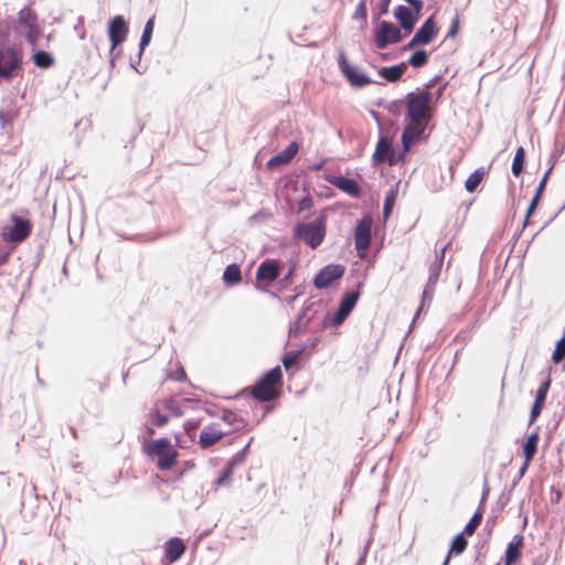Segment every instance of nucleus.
Instances as JSON below:
<instances>
[{"label": "nucleus", "instance_id": "obj_15", "mask_svg": "<svg viewBox=\"0 0 565 565\" xmlns=\"http://www.w3.org/2000/svg\"><path fill=\"white\" fill-rule=\"evenodd\" d=\"M345 271L340 264L324 266L315 277L313 285L318 289L329 288L335 280L340 279Z\"/></svg>", "mask_w": 565, "mask_h": 565}, {"label": "nucleus", "instance_id": "obj_29", "mask_svg": "<svg viewBox=\"0 0 565 565\" xmlns=\"http://www.w3.org/2000/svg\"><path fill=\"white\" fill-rule=\"evenodd\" d=\"M539 433H532L522 445V452L526 461H532L537 452Z\"/></svg>", "mask_w": 565, "mask_h": 565}, {"label": "nucleus", "instance_id": "obj_38", "mask_svg": "<svg viewBox=\"0 0 565 565\" xmlns=\"http://www.w3.org/2000/svg\"><path fill=\"white\" fill-rule=\"evenodd\" d=\"M153 25H154L153 19H150L145 25V29H143V32L141 35V40H140L141 51L149 44V42L151 40L152 32H153Z\"/></svg>", "mask_w": 565, "mask_h": 565}, {"label": "nucleus", "instance_id": "obj_35", "mask_svg": "<svg viewBox=\"0 0 565 565\" xmlns=\"http://www.w3.org/2000/svg\"><path fill=\"white\" fill-rule=\"evenodd\" d=\"M33 62L38 67L47 68L53 65L52 55L45 51H39L33 55Z\"/></svg>", "mask_w": 565, "mask_h": 565}, {"label": "nucleus", "instance_id": "obj_47", "mask_svg": "<svg viewBox=\"0 0 565 565\" xmlns=\"http://www.w3.org/2000/svg\"><path fill=\"white\" fill-rule=\"evenodd\" d=\"M447 246H444L440 250V258L444 257Z\"/></svg>", "mask_w": 565, "mask_h": 565}, {"label": "nucleus", "instance_id": "obj_45", "mask_svg": "<svg viewBox=\"0 0 565 565\" xmlns=\"http://www.w3.org/2000/svg\"><path fill=\"white\" fill-rule=\"evenodd\" d=\"M390 4V0H383L381 13H386Z\"/></svg>", "mask_w": 565, "mask_h": 565}, {"label": "nucleus", "instance_id": "obj_30", "mask_svg": "<svg viewBox=\"0 0 565 565\" xmlns=\"http://www.w3.org/2000/svg\"><path fill=\"white\" fill-rule=\"evenodd\" d=\"M486 174L487 171L484 170V168H479L475 172H472L465 182V188L467 192L473 193L484 179Z\"/></svg>", "mask_w": 565, "mask_h": 565}, {"label": "nucleus", "instance_id": "obj_10", "mask_svg": "<svg viewBox=\"0 0 565 565\" xmlns=\"http://www.w3.org/2000/svg\"><path fill=\"white\" fill-rule=\"evenodd\" d=\"M438 31L439 29L436 21V14L434 13L417 30L405 49L413 50L417 46L429 44L437 36Z\"/></svg>", "mask_w": 565, "mask_h": 565}, {"label": "nucleus", "instance_id": "obj_13", "mask_svg": "<svg viewBox=\"0 0 565 565\" xmlns=\"http://www.w3.org/2000/svg\"><path fill=\"white\" fill-rule=\"evenodd\" d=\"M18 24L25 33L29 43L35 44L40 38V25L36 14L29 8H24L19 12Z\"/></svg>", "mask_w": 565, "mask_h": 565}, {"label": "nucleus", "instance_id": "obj_9", "mask_svg": "<svg viewBox=\"0 0 565 565\" xmlns=\"http://www.w3.org/2000/svg\"><path fill=\"white\" fill-rule=\"evenodd\" d=\"M373 218L365 214L356 224L354 230V245L356 254L361 259L366 258L372 241Z\"/></svg>", "mask_w": 565, "mask_h": 565}, {"label": "nucleus", "instance_id": "obj_8", "mask_svg": "<svg viewBox=\"0 0 565 565\" xmlns=\"http://www.w3.org/2000/svg\"><path fill=\"white\" fill-rule=\"evenodd\" d=\"M411 7L398 6L394 11V17L398 21L401 28L407 33L414 30L415 24L420 18L424 7L423 0H405Z\"/></svg>", "mask_w": 565, "mask_h": 565}, {"label": "nucleus", "instance_id": "obj_36", "mask_svg": "<svg viewBox=\"0 0 565 565\" xmlns=\"http://www.w3.org/2000/svg\"><path fill=\"white\" fill-rule=\"evenodd\" d=\"M428 58L429 55L425 50H418L409 57L408 63L413 67H422L427 64Z\"/></svg>", "mask_w": 565, "mask_h": 565}, {"label": "nucleus", "instance_id": "obj_32", "mask_svg": "<svg viewBox=\"0 0 565 565\" xmlns=\"http://www.w3.org/2000/svg\"><path fill=\"white\" fill-rule=\"evenodd\" d=\"M525 162V150L523 147H519L515 151L511 171L514 177H519L523 172Z\"/></svg>", "mask_w": 565, "mask_h": 565}, {"label": "nucleus", "instance_id": "obj_4", "mask_svg": "<svg viewBox=\"0 0 565 565\" xmlns=\"http://www.w3.org/2000/svg\"><path fill=\"white\" fill-rule=\"evenodd\" d=\"M23 52L12 45L0 46V82H11L22 75Z\"/></svg>", "mask_w": 565, "mask_h": 565}, {"label": "nucleus", "instance_id": "obj_6", "mask_svg": "<svg viewBox=\"0 0 565 565\" xmlns=\"http://www.w3.org/2000/svg\"><path fill=\"white\" fill-rule=\"evenodd\" d=\"M406 99V118L430 120V92L409 93Z\"/></svg>", "mask_w": 565, "mask_h": 565}, {"label": "nucleus", "instance_id": "obj_31", "mask_svg": "<svg viewBox=\"0 0 565 565\" xmlns=\"http://www.w3.org/2000/svg\"><path fill=\"white\" fill-rule=\"evenodd\" d=\"M223 279L226 285H236L242 280L241 268L236 264L228 265L223 274Z\"/></svg>", "mask_w": 565, "mask_h": 565}, {"label": "nucleus", "instance_id": "obj_50", "mask_svg": "<svg viewBox=\"0 0 565 565\" xmlns=\"http://www.w3.org/2000/svg\"><path fill=\"white\" fill-rule=\"evenodd\" d=\"M487 494H488V491H484L483 497H482V502L484 501Z\"/></svg>", "mask_w": 565, "mask_h": 565}, {"label": "nucleus", "instance_id": "obj_24", "mask_svg": "<svg viewBox=\"0 0 565 565\" xmlns=\"http://www.w3.org/2000/svg\"><path fill=\"white\" fill-rule=\"evenodd\" d=\"M185 552V545L180 537H172L164 544L166 558L169 563L178 561Z\"/></svg>", "mask_w": 565, "mask_h": 565}, {"label": "nucleus", "instance_id": "obj_11", "mask_svg": "<svg viewBox=\"0 0 565 565\" xmlns=\"http://www.w3.org/2000/svg\"><path fill=\"white\" fill-rule=\"evenodd\" d=\"M338 64L341 73L353 87H364L372 82V79L362 73L356 66L350 64L344 53H341L338 58Z\"/></svg>", "mask_w": 565, "mask_h": 565}, {"label": "nucleus", "instance_id": "obj_26", "mask_svg": "<svg viewBox=\"0 0 565 565\" xmlns=\"http://www.w3.org/2000/svg\"><path fill=\"white\" fill-rule=\"evenodd\" d=\"M552 171V168H550L543 175V178L541 179L540 183H539V186L535 191V194L530 203V206L526 211V215H525V221H524V226L527 224L530 217L533 215V213L535 212L537 205L540 204V201L542 199V195H543V192L545 190V186H546V183H547V180H548V177H550V173Z\"/></svg>", "mask_w": 565, "mask_h": 565}, {"label": "nucleus", "instance_id": "obj_51", "mask_svg": "<svg viewBox=\"0 0 565 565\" xmlns=\"http://www.w3.org/2000/svg\"><path fill=\"white\" fill-rule=\"evenodd\" d=\"M185 377H186L185 373L182 372V377L181 379H185Z\"/></svg>", "mask_w": 565, "mask_h": 565}, {"label": "nucleus", "instance_id": "obj_21", "mask_svg": "<svg viewBox=\"0 0 565 565\" xmlns=\"http://www.w3.org/2000/svg\"><path fill=\"white\" fill-rule=\"evenodd\" d=\"M524 547V537L521 534H516L512 537L511 542L508 544L503 565H514L520 561L522 556V551Z\"/></svg>", "mask_w": 565, "mask_h": 565}, {"label": "nucleus", "instance_id": "obj_33", "mask_svg": "<svg viewBox=\"0 0 565 565\" xmlns=\"http://www.w3.org/2000/svg\"><path fill=\"white\" fill-rule=\"evenodd\" d=\"M483 516V510L481 507L478 508L476 513L472 515L470 521L466 524L462 533H465L467 536H471L475 534L479 525L481 524Z\"/></svg>", "mask_w": 565, "mask_h": 565}, {"label": "nucleus", "instance_id": "obj_19", "mask_svg": "<svg viewBox=\"0 0 565 565\" xmlns=\"http://www.w3.org/2000/svg\"><path fill=\"white\" fill-rule=\"evenodd\" d=\"M551 384H552V380H551V377H547L539 386V388L536 391V395H535V401L532 405L531 413H530V420H529L530 425H532L537 419V417L541 415V413L545 406V402H546V397H547V393L550 391Z\"/></svg>", "mask_w": 565, "mask_h": 565}, {"label": "nucleus", "instance_id": "obj_34", "mask_svg": "<svg viewBox=\"0 0 565 565\" xmlns=\"http://www.w3.org/2000/svg\"><path fill=\"white\" fill-rule=\"evenodd\" d=\"M398 189L397 185L395 188H392L385 196L384 201V207H383V216L385 220L388 218L391 215V212L395 205L396 199H397Z\"/></svg>", "mask_w": 565, "mask_h": 565}, {"label": "nucleus", "instance_id": "obj_22", "mask_svg": "<svg viewBox=\"0 0 565 565\" xmlns=\"http://www.w3.org/2000/svg\"><path fill=\"white\" fill-rule=\"evenodd\" d=\"M359 296L360 295L358 291H350L344 295L334 316V323L341 324L347 319V317L355 307L359 300Z\"/></svg>", "mask_w": 565, "mask_h": 565}, {"label": "nucleus", "instance_id": "obj_39", "mask_svg": "<svg viewBox=\"0 0 565 565\" xmlns=\"http://www.w3.org/2000/svg\"><path fill=\"white\" fill-rule=\"evenodd\" d=\"M150 416L152 417V425L157 427H162L169 422V416L160 413L158 404L156 405V408L151 411Z\"/></svg>", "mask_w": 565, "mask_h": 565}, {"label": "nucleus", "instance_id": "obj_37", "mask_svg": "<svg viewBox=\"0 0 565 565\" xmlns=\"http://www.w3.org/2000/svg\"><path fill=\"white\" fill-rule=\"evenodd\" d=\"M232 475H233V465L232 463H228L221 472V475L215 479L214 481V488L215 490L220 487H222L223 484H225L226 482L230 481V479L232 478Z\"/></svg>", "mask_w": 565, "mask_h": 565}, {"label": "nucleus", "instance_id": "obj_23", "mask_svg": "<svg viewBox=\"0 0 565 565\" xmlns=\"http://www.w3.org/2000/svg\"><path fill=\"white\" fill-rule=\"evenodd\" d=\"M299 151V146L296 141H292L288 145V147L281 151L280 153L276 154V156H273L268 161H267V167L269 169H274V168H277V167H280V166H285V164H288L292 158L298 153Z\"/></svg>", "mask_w": 565, "mask_h": 565}, {"label": "nucleus", "instance_id": "obj_41", "mask_svg": "<svg viewBox=\"0 0 565 565\" xmlns=\"http://www.w3.org/2000/svg\"><path fill=\"white\" fill-rule=\"evenodd\" d=\"M201 426L200 419L185 420L183 427L188 436L193 439L195 437L196 429Z\"/></svg>", "mask_w": 565, "mask_h": 565}, {"label": "nucleus", "instance_id": "obj_27", "mask_svg": "<svg viewBox=\"0 0 565 565\" xmlns=\"http://www.w3.org/2000/svg\"><path fill=\"white\" fill-rule=\"evenodd\" d=\"M406 63H399L397 65L381 67L379 74L390 83H395L402 78L406 72Z\"/></svg>", "mask_w": 565, "mask_h": 565}, {"label": "nucleus", "instance_id": "obj_18", "mask_svg": "<svg viewBox=\"0 0 565 565\" xmlns=\"http://www.w3.org/2000/svg\"><path fill=\"white\" fill-rule=\"evenodd\" d=\"M199 399L192 398H182L180 401H175L172 398L164 399L161 402L163 408L169 412L170 415L175 417L183 416L188 411L195 408L196 405H200Z\"/></svg>", "mask_w": 565, "mask_h": 565}, {"label": "nucleus", "instance_id": "obj_49", "mask_svg": "<svg viewBox=\"0 0 565 565\" xmlns=\"http://www.w3.org/2000/svg\"><path fill=\"white\" fill-rule=\"evenodd\" d=\"M148 434H149V435H153V434H154V430H153L152 428H149V429H148Z\"/></svg>", "mask_w": 565, "mask_h": 565}, {"label": "nucleus", "instance_id": "obj_43", "mask_svg": "<svg viewBox=\"0 0 565 565\" xmlns=\"http://www.w3.org/2000/svg\"><path fill=\"white\" fill-rule=\"evenodd\" d=\"M366 18H367L366 1L361 0L355 8V11L353 13V19H360V20L366 21Z\"/></svg>", "mask_w": 565, "mask_h": 565}, {"label": "nucleus", "instance_id": "obj_42", "mask_svg": "<svg viewBox=\"0 0 565 565\" xmlns=\"http://www.w3.org/2000/svg\"><path fill=\"white\" fill-rule=\"evenodd\" d=\"M459 29H460V14L459 12L457 11L452 21H451V25L449 28V31L447 33V38L449 39H455L458 33H459Z\"/></svg>", "mask_w": 565, "mask_h": 565}, {"label": "nucleus", "instance_id": "obj_20", "mask_svg": "<svg viewBox=\"0 0 565 565\" xmlns=\"http://www.w3.org/2000/svg\"><path fill=\"white\" fill-rule=\"evenodd\" d=\"M373 161L376 163H395V152L392 142L386 137H381L373 153Z\"/></svg>", "mask_w": 565, "mask_h": 565}, {"label": "nucleus", "instance_id": "obj_2", "mask_svg": "<svg viewBox=\"0 0 565 565\" xmlns=\"http://www.w3.org/2000/svg\"><path fill=\"white\" fill-rule=\"evenodd\" d=\"M282 372L276 366L266 372L253 386L247 388L250 395L259 402H270L279 397L282 387Z\"/></svg>", "mask_w": 565, "mask_h": 565}, {"label": "nucleus", "instance_id": "obj_25", "mask_svg": "<svg viewBox=\"0 0 565 565\" xmlns=\"http://www.w3.org/2000/svg\"><path fill=\"white\" fill-rule=\"evenodd\" d=\"M329 181L332 185L353 198H358L360 195V188L352 179L345 177H332Z\"/></svg>", "mask_w": 565, "mask_h": 565}, {"label": "nucleus", "instance_id": "obj_3", "mask_svg": "<svg viewBox=\"0 0 565 565\" xmlns=\"http://www.w3.org/2000/svg\"><path fill=\"white\" fill-rule=\"evenodd\" d=\"M143 452L149 457H157V468L161 471L171 470L179 457L178 450L172 446L170 439L159 438L143 445Z\"/></svg>", "mask_w": 565, "mask_h": 565}, {"label": "nucleus", "instance_id": "obj_48", "mask_svg": "<svg viewBox=\"0 0 565 565\" xmlns=\"http://www.w3.org/2000/svg\"><path fill=\"white\" fill-rule=\"evenodd\" d=\"M205 412H206V414H209L210 416H213V415H214V413H213L211 409H207V408H206V409H205Z\"/></svg>", "mask_w": 565, "mask_h": 565}, {"label": "nucleus", "instance_id": "obj_12", "mask_svg": "<svg viewBox=\"0 0 565 565\" xmlns=\"http://www.w3.org/2000/svg\"><path fill=\"white\" fill-rule=\"evenodd\" d=\"M407 124L403 130L402 143L405 151L409 149L420 139L425 132L429 120L406 118Z\"/></svg>", "mask_w": 565, "mask_h": 565}, {"label": "nucleus", "instance_id": "obj_17", "mask_svg": "<svg viewBox=\"0 0 565 565\" xmlns=\"http://www.w3.org/2000/svg\"><path fill=\"white\" fill-rule=\"evenodd\" d=\"M280 274L279 265L276 260H265L263 262L256 273V281L257 288H263L262 284H271L274 282Z\"/></svg>", "mask_w": 565, "mask_h": 565}, {"label": "nucleus", "instance_id": "obj_46", "mask_svg": "<svg viewBox=\"0 0 565 565\" xmlns=\"http://www.w3.org/2000/svg\"><path fill=\"white\" fill-rule=\"evenodd\" d=\"M530 462H531V461H526V459H524V463H523L522 468L520 469V473H521V475H523V473L526 471V469H527V467H529Z\"/></svg>", "mask_w": 565, "mask_h": 565}, {"label": "nucleus", "instance_id": "obj_44", "mask_svg": "<svg viewBox=\"0 0 565 565\" xmlns=\"http://www.w3.org/2000/svg\"><path fill=\"white\" fill-rule=\"evenodd\" d=\"M297 359H298V354H287L282 359V364L286 369H289L296 363Z\"/></svg>", "mask_w": 565, "mask_h": 565}, {"label": "nucleus", "instance_id": "obj_28", "mask_svg": "<svg viewBox=\"0 0 565 565\" xmlns=\"http://www.w3.org/2000/svg\"><path fill=\"white\" fill-rule=\"evenodd\" d=\"M466 536L467 535L465 533H459L452 539L451 544H450V550H449L448 555L443 565L449 564V559L452 554L460 555L466 551V548L468 546Z\"/></svg>", "mask_w": 565, "mask_h": 565}, {"label": "nucleus", "instance_id": "obj_1", "mask_svg": "<svg viewBox=\"0 0 565 565\" xmlns=\"http://www.w3.org/2000/svg\"><path fill=\"white\" fill-rule=\"evenodd\" d=\"M245 425V420L237 413L223 408L216 420L203 427L198 444L202 449H209L224 437L243 429Z\"/></svg>", "mask_w": 565, "mask_h": 565}, {"label": "nucleus", "instance_id": "obj_7", "mask_svg": "<svg viewBox=\"0 0 565 565\" xmlns=\"http://www.w3.org/2000/svg\"><path fill=\"white\" fill-rule=\"evenodd\" d=\"M295 235L312 249L317 248L326 236L324 218L321 217L309 223L299 224L295 230Z\"/></svg>", "mask_w": 565, "mask_h": 565}, {"label": "nucleus", "instance_id": "obj_14", "mask_svg": "<svg viewBox=\"0 0 565 565\" xmlns=\"http://www.w3.org/2000/svg\"><path fill=\"white\" fill-rule=\"evenodd\" d=\"M402 33L398 26L392 22L382 21L375 32L374 41L377 49H385L388 44L398 43Z\"/></svg>", "mask_w": 565, "mask_h": 565}, {"label": "nucleus", "instance_id": "obj_40", "mask_svg": "<svg viewBox=\"0 0 565 565\" xmlns=\"http://www.w3.org/2000/svg\"><path fill=\"white\" fill-rule=\"evenodd\" d=\"M552 360L556 364L565 360V333L564 337L556 343Z\"/></svg>", "mask_w": 565, "mask_h": 565}, {"label": "nucleus", "instance_id": "obj_16", "mask_svg": "<svg viewBox=\"0 0 565 565\" xmlns=\"http://www.w3.org/2000/svg\"><path fill=\"white\" fill-rule=\"evenodd\" d=\"M128 34V26L122 15H116L108 25V38L111 43L110 52L121 44Z\"/></svg>", "mask_w": 565, "mask_h": 565}, {"label": "nucleus", "instance_id": "obj_5", "mask_svg": "<svg viewBox=\"0 0 565 565\" xmlns=\"http://www.w3.org/2000/svg\"><path fill=\"white\" fill-rule=\"evenodd\" d=\"M33 224L29 217L11 214L1 230V237L9 244H21L32 234Z\"/></svg>", "mask_w": 565, "mask_h": 565}]
</instances>
